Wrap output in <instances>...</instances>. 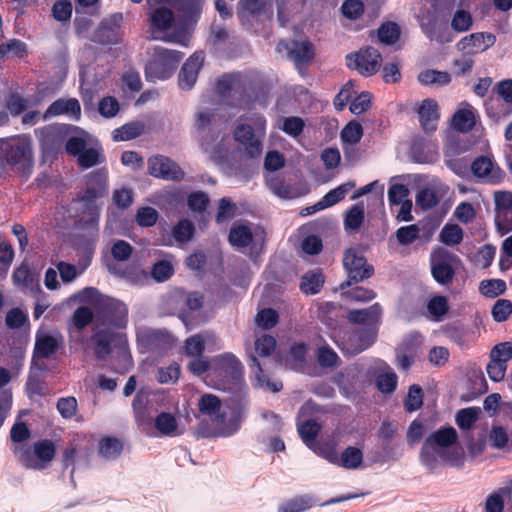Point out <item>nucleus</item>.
Here are the masks:
<instances>
[{
    "label": "nucleus",
    "mask_w": 512,
    "mask_h": 512,
    "mask_svg": "<svg viewBox=\"0 0 512 512\" xmlns=\"http://www.w3.org/2000/svg\"><path fill=\"white\" fill-rule=\"evenodd\" d=\"M144 125L141 122H129L115 129L112 132L114 141H128L137 138L142 134Z\"/></svg>",
    "instance_id": "58836bf2"
},
{
    "label": "nucleus",
    "mask_w": 512,
    "mask_h": 512,
    "mask_svg": "<svg viewBox=\"0 0 512 512\" xmlns=\"http://www.w3.org/2000/svg\"><path fill=\"white\" fill-rule=\"evenodd\" d=\"M382 314V308L380 304L375 303L372 306L359 309V310H351L348 313V319L351 323L361 324L362 326L358 327L362 330H368L372 328L374 334H377V326L380 321Z\"/></svg>",
    "instance_id": "b1692460"
},
{
    "label": "nucleus",
    "mask_w": 512,
    "mask_h": 512,
    "mask_svg": "<svg viewBox=\"0 0 512 512\" xmlns=\"http://www.w3.org/2000/svg\"><path fill=\"white\" fill-rule=\"evenodd\" d=\"M442 195L433 187L421 188L415 196V210L427 212L435 208L441 201Z\"/></svg>",
    "instance_id": "2f4dec72"
},
{
    "label": "nucleus",
    "mask_w": 512,
    "mask_h": 512,
    "mask_svg": "<svg viewBox=\"0 0 512 512\" xmlns=\"http://www.w3.org/2000/svg\"><path fill=\"white\" fill-rule=\"evenodd\" d=\"M277 50L285 51L287 58L301 74L306 72L316 55L315 46L310 40H283L277 45Z\"/></svg>",
    "instance_id": "9d476101"
},
{
    "label": "nucleus",
    "mask_w": 512,
    "mask_h": 512,
    "mask_svg": "<svg viewBox=\"0 0 512 512\" xmlns=\"http://www.w3.org/2000/svg\"><path fill=\"white\" fill-rule=\"evenodd\" d=\"M265 239L262 226H234L229 233V242L239 250H248L250 255L258 254Z\"/></svg>",
    "instance_id": "9b49d317"
},
{
    "label": "nucleus",
    "mask_w": 512,
    "mask_h": 512,
    "mask_svg": "<svg viewBox=\"0 0 512 512\" xmlns=\"http://www.w3.org/2000/svg\"><path fill=\"white\" fill-rule=\"evenodd\" d=\"M180 376V366L173 362L166 367H160L158 369L156 378L161 384H173Z\"/></svg>",
    "instance_id": "4d7b16f0"
},
{
    "label": "nucleus",
    "mask_w": 512,
    "mask_h": 512,
    "mask_svg": "<svg viewBox=\"0 0 512 512\" xmlns=\"http://www.w3.org/2000/svg\"><path fill=\"white\" fill-rule=\"evenodd\" d=\"M99 113L105 118H112L119 111V103L116 98L107 96L102 98L98 104Z\"/></svg>",
    "instance_id": "69168bd1"
},
{
    "label": "nucleus",
    "mask_w": 512,
    "mask_h": 512,
    "mask_svg": "<svg viewBox=\"0 0 512 512\" xmlns=\"http://www.w3.org/2000/svg\"><path fill=\"white\" fill-rule=\"evenodd\" d=\"M106 160L105 156L98 148H86L77 156V163L81 169H89L97 164H102Z\"/></svg>",
    "instance_id": "a19ab883"
},
{
    "label": "nucleus",
    "mask_w": 512,
    "mask_h": 512,
    "mask_svg": "<svg viewBox=\"0 0 512 512\" xmlns=\"http://www.w3.org/2000/svg\"><path fill=\"white\" fill-rule=\"evenodd\" d=\"M458 263L456 255L444 248L436 249L431 255V271L440 284L449 283L454 276V267Z\"/></svg>",
    "instance_id": "dca6fc26"
},
{
    "label": "nucleus",
    "mask_w": 512,
    "mask_h": 512,
    "mask_svg": "<svg viewBox=\"0 0 512 512\" xmlns=\"http://www.w3.org/2000/svg\"><path fill=\"white\" fill-rule=\"evenodd\" d=\"M472 25L473 18L470 12L463 9L456 10L451 21V27L454 31L463 33L468 31Z\"/></svg>",
    "instance_id": "603ef678"
},
{
    "label": "nucleus",
    "mask_w": 512,
    "mask_h": 512,
    "mask_svg": "<svg viewBox=\"0 0 512 512\" xmlns=\"http://www.w3.org/2000/svg\"><path fill=\"white\" fill-rule=\"evenodd\" d=\"M153 428L157 430L159 436L165 437L180 436L185 430L179 419L170 412H161L158 414L150 430Z\"/></svg>",
    "instance_id": "a878e982"
},
{
    "label": "nucleus",
    "mask_w": 512,
    "mask_h": 512,
    "mask_svg": "<svg viewBox=\"0 0 512 512\" xmlns=\"http://www.w3.org/2000/svg\"><path fill=\"white\" fill-rule=\"evenodd\" d=\"M419 122L425 132H433L440 118L439 106L436 100L424 99L418 108Z\"/></svg>",
    "instance_id": "bb28decb"
},
{
    "label": "nucleus",
    "mask_w": 512,
    "mask_h": 512,
    "mask_svg": "<svg viewBox=\"0 0 512 512\" xmlns=\"http://www.w3.org/2000/svg\"><path fill=\"white\" fill-rule=\"evenodd\" d=\"M396 385L397 376L390 368L377 377V387L383 393H391L396 388Z\"/></svg>",
    "instance_id": "0e129e2a"
},
{
    "label": "nucleus",
    "mask_w": 512,
    "mask_h": 512,
    "mask_svg": "<svg viewBox=\"0 0 512 512\" xmlns=\"http://www.w3.org/2000/svg\"><path fill=\"white\" fill-rule=\"evenodd\" d=\"M148 395L140 391L136 394L132 406L134 410V416L137 424L142 427L144 431L151 434L150 429L152 428L151 418L146 412V403Z\"/></svg>",
    "instance_id": "473e14b6"
},
{
    "label": "nucleus",
    "mask_w": 512,
    "mask_h": 512,
    "mask_svg": "<svg viewBox=\"0 0 512 512\" xmlns=\"http://www.w3.org/2000/svg\"><path fill=\"white\" fill-rule=\"evenodd\" d=\"M137 341L143 352L167 351L174 345L173 337L168 332L150 328L138 329Z\"/></svg>",
    "instance_id": "a211bd4d"
},
{
    "label": "nucleus",
    "mask_w": 512,
    "mask_h": 512,
    "mask_svg": "<svg viewBox=\"0 0 512 512\" xmlns=\"http://www.w3.org/2000/svg\"><path fill=\"white\" fill-rule=\"evenodd\" d=\"M122 19L121 13L113 14L109 18H104L94 31L91 40L104 45L116 44L118 42Z\"/></svg>",
    "instance_id": "412c9836"
},
{
    "label": "nucleus",
    "mask_w": 512,
    "mask_h": 512,
    "mask_svg": "<svg viewBox=\"0 0 512 512\" xmlns=\"http://www.w3.org/2000/svg\"><path fill=\"white\" fill-rule=\"evenodd\" d=\"M483 32L472 33L463 37L458 43L457 48L460 51L469 50V52L484 51Z\"/></svg>",
    "instance_id": "3c124183"
},
{
    "label": "nucleus",
    "mask_w": 512,
    "mask_h": 512,
    "mask_svg": "<svg viewBox=\"0 0 512 512\" xmlns=\"http://www.w3.org/2000/svg\"><path fill=\"white\" fill-rule=\"evenodd\" d=\"M363 136L361 124L355 120L350 121L341 131V140L344 145L354 146L360 142Z\"/></svg>",
    "instance_id": "a18cd8bd"
},
{
    "label": "nucleus",
    "mask_w": 512,
    "mask_h": 512,
    "mask_svg": "<svg viewBox=\"0 0 512 512\" xmlns=\"http://www.w3.org/2000/svg\"><path fill=\"white\" fill-rule=\"evenodd\" d=\"M315 409L316 407L312 402H306L301 407L298 415V432L308 447H312L316 443L315 438L320 430V425L313 418L307 417Z\"/></svg>",
    "instance_id": "5701e85b"
},
{
    "label": "nucleus",
    "mask_w": 512,
    "mask_h": 512,
    "mask_svg": "<svg viewBox=\"0 0 512 512\" xmlns=\"http://www.w3.org/2000/svg\"><path fill=\"white\" fill-rule=\"evenodd\" d=\"M214 385L218 389L238 388L242 385L243 367L231 353L215 356L212 359Z\"/></svg>",
    "instance_id": "0eeeda50"
},
{
    "label": "nucleus",
    "mask_w": 512,
    "mask_h": 512,
    "mask_svg": "<svg viewBox=\"0 0 512 512\" xmlns=\"http://www.w3.org/2000/svg\"><path fill=\"white\" fill-rule=\"evenodd\" d=\"M448 302L444 296H435L430 299L427 305L429 314L434 317L435 320H441V318L448 311Z\"/></svg>",
    "instance_id": "052dcab7"
},
{
    "label": "nucleus",
    "mask_w": 512,
    "mask_h": 512,
    "mask_svg": "<svg viewBox=\"0 0 512 512\" xmlns=\"http://www.w3.org/2000/svg\"><path fill=\"white\" fill-rule=\"evenodd\" d=\"M71 300L87 303L97 312L94 323L92 340L95 344L97 357H105L111 349V344L120 335L118 330L126 327L128 308L125 303L101 294L93 287H87L71 297Z\"/></svg>",
    "instance_id": "f257e3e1"
},
{
    "label": "nucleus",
    "mask_w": 512,
    "mask_h": 512,
    "mask_svg": "<svg viewBox=\"0 0 512 512\" xmlns=\"http://www.w3.org/2000/svg\"><path fill=\"white\" fill-rule=\"evenodd\" d=\"M108 193V171L100 168L90 172L86 176V188L78 198L81 208L88 212V219L80 217L72 224H96L99 217V209L96 204L98 198Z\"/></svg>",
    "instance_id": "7ed1b4c3"
},
{
    "label": "nucleus",
    "mask_w": 512,
    "mask_h": 512,
    "mask_svg": "<svg viewBox=\"0 0 512 512\" xmlns=\"http://www.w3.org/2000/svg\"><path fill=\"white\" fill-rule=\"evenodd\" d=\"M409 189L404 184H393L388 189V200L391 209L398 207L399 203L408 199Z\"/></svg>",
    "instance_id": "680f3d73"
},
{
    "label": "nucleus",
    "mask_w": 512,
    "mask_h": 512,
    "mask_svg": "<svg viewBox=\"0 0 512 512\" xmlns=\"http://www.w3.org/2000/svg\"><path fill=\"white\" fill-rule=\"evenodd\" d=\"M262 9L260 0H240L237 16L242 23H245L250 17L258 16Z\"/></svg>",
    "instance_id": "c03bdc74"
},
{
    "label": "nucleus",
    "mask_w": 512,
    "mask_h": 512,
    "mask_svg": "<svg viewBox=\"0 0 512 512\" xmlns=\"http://www.w3.org/2000/svg\"><path fill=\"white\" fill-rule=\"evenodd\" d=\"M401 30L397 23L386 22L377 29L378 40L384 45H394L400 38Z\"/></svg>",
    "instance_id": "ea45409f"
},
{
    "label": "nucleus",
    "mask_w": 512,
    "mask_h": 512,
    "mask_svg": "<svg viewBox=\"0 0 512 512\" xmlns=\"http://www.w3.org/2000/svg\"><path fill=\"white\" fill-rule=\"evenodd\" d=\"M13 453L26 468L41 470L53 459L55 446L49 440H41L33 445V450L26 446L15 445Z\"/></svg>",
    "instance_id": "1a4fd4ad"
},
{
    "label": "nucleus",
    "mask_w": 512,
    "mask_h": 512,
    "mask_svg": "<svg viewBox=\"0 0 512 512\" xmlns=\"http://www.w3.org/2000/svg\"><path fill=\"white\" fill-rule=\"evenodd\" d=\"M490 358L507 366L512 359V342H503L494 346L490 352Z\"/></svg>",
    "instance_id": "e2e57ef3"
},
{
    "label": "nucleus",
    "mask_w": 512,
    "mask_h": 512,
    "mask_svg": "<svg viewBox=\"0 0 512 512\" xmlns=\"http://www.w3.org/2000/svg\"><path fill=\"white\" fill-rule=\"evenodd\" d=\"M238 206L230 198L223 197L218 201V208L216 213V222L221 224L225 221L232 219L238 214Z\"/></svg>",
    "instance_id": "49530a36"
},
{
    "label": "nucleus",
    "mask_w": 512,
    "mask_h": 512,
    "mask_svg": "<svg viewBox=\"0 0 512 512\" xmlns=\"http://www.w3.org/2000/svg\"><path fill=\"white\" fill-rule=\"evenodd\" d=\"M214 117L211 109H204L195 116L194 126L204 152H212L220 138V131L213 125Z\"/></svg>",
    "instance_id": "4468645a"
},
{
    "label": "nucleus",
    "mask_w": 512,
    "mask_h": 512,
    "mask_svg": "<svg viewBox=\"0 0 512 512\" xmlns=\"http://www.w3.org/2000/svg\"><path fill=\"white\" fill-rule=\"evenodd\" d=\"M148 173L167 181H181L185 173L172 159L163 155H155L148 159Z\"/></svg>",
    "instance_id": "f3484780"
},
{
    "label": "nucleus",
    "mask_w": 512,
    "mask_h": 512,
    "mask_svg": "<svg viewBox=\"0 0 512 512\" xmlns=\"http://www.w3.org/2000/svg\"><path fill=\"white\" fill-rule=\"evenodd\" d=\"M340 11L350 21L359 20L365 13V5L361 0H344Z\"/></svg>",
    "instance_id": "09e8293b"
},
{
    "label": "nucleus",
    "mask_w": 512,
    "mask_h": 512,
    "mask_svg": "<svg viewBox=\"0 0 512 512\" xmlns=\"http://www.w3.org/2000/svg\"><path fill=\"white\" fill-rule=\"evenodd\" d=\"M479 408L469 407L461 409L456 415V423L463 430L473 427L479 415Z\"/></svg>",
    "instance_id": "864d4df0"
},
{
    "label": "nucleus",
    "mask_w": 512,
    "mask_h": 512,
    "mask_svg": "<svg viewBox=\"0 0 512 512\" xmlns=\"http://www.w3.org/2000/svg\"><path fill=\"white\" fill-rule=\"evenodd\" d=\"M171 3L185 22H196L202 14L205 0H172Z\"/></svg>",
    "instance_id": "c85d7f7f"
},
{
    "label": "nucleus",
    "mask_w": 512,
    "mask_h": 512,
    "mask_svg": "<svg viewBox=\"0 0 512 512\" xmlns=\"http://www.w3.org/2000/svg\"><path fill=\"white\" fill-rule=\"evenodd\" d=\"M479 289L484 296L494 298L505 291L506 283L500 279L484 280Z\"/></svg>",
    "instance_id": "13d9d810"
},
{
    "label": "nucleus",
    "mask_w": 512,
    "mask_h": 512,
    "mask_svg": "<svg viewBox=\"0 0 512 512\" xmlns=\"http://www.w3.org/2000/svg\"><path fill=\"white\" fill-rule=\"evenodd\" d=\"M457 440V432L453 427H445L432 433L425 441L421 451V462L428 469H434L437 460L452 462L455 458L450 450Z\"/></svg>",
    "instance_id": "20e7f679"
},
{
    "label": "nucleus",
    "mask_w": 512,
    "mask_h": 512,
    "mask_svg": "<svg viewBox=\"0 0 512 512\" xmlns=\"http://www.w3.org/2000/svg\"><path fill=\"white\" fill-rule=\"evenodd\" d=\"M458 109L452 117V126L460 132H467L475 126V116L471 107Z\"/></svg>",
    "instance_id": "4c0bfd02"
},
{
    "label": "nucleus",
    "mask_w": 512,
    "mask_h": 512,
    "mask_svg": "<svg viewBox=\"0 0 512 512\" xmlns=\"http://www.w3.org/2000/svg\"><path fill=\"white\" fill-rule=\"evenodd\" d=\"M8 164L23 174L31 172L32 153L26 142L13 139H0V164Z\"/></svg>",
    "instance_id": "6e6552de"
},
{
    "label": "nucleus",
    "mask_w": 512,
    "mask_h": 512,
    "mask_svg": "<svg viewBox=\"0 0 512 512\" xmlns=\"http://www.w3.org/2000/svg\"><path fill=\"white\" fill-rule=\"evenodd\" d=\"M210 203V198L207 193L203 191H195L188 195L187 205L193 212H204Z\"/></svg>",
    "instance_id": "6e6d98bb"
},
{
    "label": "nucleus",
    "mask_w": 512,
    "mask_h": 512,
    "mask_svg": "<svg viewBox=\"0 0 512 512\" xmlns=\"http://www.w3.org/2000/svg\"><path fill=\"white\" fill-rule=\"evenodd\" d=\"M58 345L59 343L55 336L46 333L38 334L32 358V370H45L44 359L52 356L56 352Z\"/></svg>",
    "instance_id": "4be33fe9"
},
{
    "label": "nucleus",
    "mask_w": 512,
    "mask_h": 512,
    "mask_svg": "<svg viewBox=\"0 0 512 512\" xmlns=\"http://www.w3.org/2000/svg\"><path fill=\"white\" fill-rule=\"evenodd\" d=\"M168 239L163 241L164 245H183L194 235V226H168Z\"/></svg>",
    "instance_id": "c9c22d12"
},
{
    "label": "nucleus",
    "mask_w": 512,
    "mask_h": 512,
    "mask_svg": "<svg viewBox=\"0 0 512 512\" xmlns=\"http://www.w3.org/2000/svg\"><path fill=\"white\" fill-rule=\"evenodd\" d=\"M268 185L273 193L281 198L292 199L298 196L295 188L282 178L273 177L268 180Z\"/></svg>",
    "instance_id": "8fccbe9b"
},
{
    "label": "nucleus",
    "mask_w": 512,
    "mask_h": 512,
    "mask_svg": "<svg viewBox=\"0 0 512 512\" xmlns=\"http://www.w3.org/2000/svg\"><path fill=\"white\" fill-rule=\"evenodd\" d=\"M495 207L498 212L512 215V192L498 191L494 194Z\"/></svg>",
    "instance_id": "338daca9"
},
{
    "label": "nucleus",
    "mask_w": 512,
    "mask_h": 512,
    "mask_svg": "<svg viewBox=\"0 0 512 512\" xmlns=\"http://www.w3.org/2000/svg\"><path fill=\"white\" fill-rule=\"evenodd\" d=\"M233 136L249 159H258L262 155V141L257 137L250 124H238L234 129Z\"/></svg>",
    "instance_id": "6ab92c4d"
},
{
    "label": "nucleus",
    "mask_w": 512,
    "mask_h": 512,
    "mask_svg": "<svg viewBox=\"0 0 512 512\" xmlns=\"http://www.w3.org/2000/svg\"><path fill=\"white\" fill-rule=\"evenodd\" d=\"M485 111L490 119L498 122L512 114V106L505 105L501 98L491 96L485 103Z\"/></svg>",
    "instance_id": "72a5a7b5"
},
{
    "label": "nucleus",
    "mask_w": 512,
    "mask_h": 512,
    "mask_svg": "<svg viewBox=\"0 0 512 512\" xmlns=\"http://www.w3.org/2000/svg\"><path fill=\"white\" fill-rule=\"evenodd\" d=\"M314 505L312 497L297 496L278 507L277 512H305Z\"/></svg>",
    "instance_id": "37998d69"
},
{
    "label": "nucleus",
    "mask_w": 512,
    "mask_h": 512,
    "mask_svg": "<svg viewBox=\"0 0 512 512\" xmlns=\"http://www.w3.org/2000/svg\"><path fill=\"white\" fill-rule=\"evenodd\" d=\"M375 338L376 334H374L372 328L368 330L355 328L353 330L344 331L338 346L344 354L354 356L371 346Z\"/></svg>",
    "instance_id": "2eb2a0df"
},
{
    "label": "nucleus",
    "mask_w": 512,
    "mask_h": 512,
    "mask_svg": "<svg viewBox=\"0 0 512 512\" xmlns=\"http://www.w3.org/2000/svg\"><path fill=\"white\" fill-rule=\"evenodd\" d=\"M471 171L476 177L493 184L501 182L505 177V172L495 167L493 161L487 156L477 157L471 164Z\"/></svg>",
    "instance_id": "393cba45"
},
{
    "label": "nucleus",
    "mask_w": 512,
    "mask_h": 512,
    "mask_svg": "<svg viewBox=\"0 0 512 512\" xmlns=\"http://www.w3.org/2000/svg\"><path fill=\"white\" fill-rule=\"evenodd\" d=\"M417 79L423 86H446L451 82V75L446 71L426 69L418 74Z\"/></svg>",
    "instance_id": "f704fd0d"
},
{
    "label": "nucleus",
    "mask_w": 512,
    "mask_h": 512,
    "mask_svg": "<svg viewBox=\"0 0 512 512\" xmlns=\"http://www.w3.org/2000/svg\"><path fill=\"white\" fill-rule=\"evenodd\" d=\"M151 28L160 32L168 31L173 27L175 15L172 9L159 6L150 15Z\"/></svg>",
    "instance_id": "7c9ffc66"
},
{
    "label": "nucleus",
    "mask_w": 512,
    "mask_h": 512,
    "mask_svg": "<svg viewBox=\"0 0 512 512\" xmlns=\"http://www.w3.org/2000/svg\"><path fill=\"white\" fill-rule=\"evenodd\" d=\"M123 449L120 440L112 437H106L99 442V453L106 459H114L118 457Z\"/></svg>",
    "instance_id": "de8ad7c7"
},
{
    "label": "nucleus",
    "mask_w": 512,
    "mask_h": 512,
    "mask_svg": "<svg viewBox=\"0 0 512 512\" xmlns=\"http://www.w3.org/2000/svg\"><path fill=\"white\" fill-rule=\"evenodd\" d=\"M121 82L123 88L131 93L139 92L143 86L140 74L134 69L125 71L121 76Z\"/></svg>",
    "instance_id": "bf43d9fd"
},
{
    "label": "nucleus",
    "mask_w": 512,
    "mask_h": 512,
    "mask_svg": "<svg viewBox=\"0 0 512 512\" xmlns=\"http://www.w3.org/2000/svg\"><path fill=\"white\" fill-rule=\"evenodd\" d=\"M9 52L16 57L23 58L27 54V45L19 39H11L6 43L0 44V60Z\"/></svg>",
    "instance_id": "5fc2aeb1"
},
{
    "label": "nucleus",
    "mask_w": 512,
    "mask_h": 512,
    "mask_svg": "<svg viewBox=\"0 0 512 512\" xmlns=\"http://www.w3.org/2000/svg\"><path fill=\"white\" fill-rule=\"evenodd\" d=\"M69 115L74 120H79L81 117V106L76 98L57 99L52 102L44 113V118H50L58 115Z\"/></svg>",
    "instance_id": "cd10ccee"
},
{
    "label": "nucleus",
    "mask_w": 512,
    "mask_h": 512,
    "mask_svg": "<svg viewBox=\"0 0 512 512\" xmlns=\"http://www.w3.org/2000/svg\"><path fill=\"white\" fill-rule=\"evenodd\" d=\"M343 265L348 275V281L341 284V289L350 286L352 282L357 283L368 279L374 273L373 266L367 263L362 251L356 248L345 251Z\"/></svg>",
    "instance_id": "f8f14e48"
},
{
    "label": "nucleus",
    "mask_w": 512,
    "mask_h": 512,
    "mask_svg": "<svg viewBox=\"0 0 512 512\" xmlns=\"http://www.w3.org/2000/svg\"><path fill=\"white\" fill-rule=\"evenodd\" d=\"M148 54L144 73L146 80L149 82L166 80L172 77L184 57L182 52L162 46L153 47Z\"/></svg>",
    "instance_id": "39448f33"
},
{
    "label": "nucleus",
    "mask_w": 512,
    "mask_h": 512,
    "mask_svg": "<svg viewBox=\"0 0 512 512\" xmlns=\"http://www.w3.org/2000/svg\"><path fill=\"white\" fill-rule=\"evenodd\" d=\"M494 92L497 98H501L505 105L512 106V79H505L496 84Z\"/></svg>",
    "instance_id": "774afa93"
},
{
    "label": "nucleus",
    "mask_w": 512,
    "mask_h": 512,
    "mask_svg": "<svg viewBox=\"0 0 512 512\" xmlns=\"http://www.w3.org/2000/svg\"><path fill=\"white\" fill-rule=\"evenodd\" d=\"M363 461V453L359 448L347 447L341 455L338 454V460L335 465L346 469H357Z\"/></svg>",
    "instance_id": "e433bc0d"
},
{
    "label": "nucleus",
    "mask_w": 512,
    "mask_h": 512,
    "mask_svg": "<svg viewBox=\"0 0 512 512\" xmlns=\"http://www.w3.org/2000/svg\"><path fill=\"white\" fill-rule=\"evenodd\" d=\"M198 406L200 413L207 416L214 425L217 435L231 436L240 428L241 411L231 407L228 410L223 408L217 396L213 394L202 395Z\"/></svg>",
    "instance_id": "f03ea898"
},
{
    "label": "nucleus",
    "mask_w": 512,
    "mask_h": 512,
    "mask_svg": "<svg viewBox=\"0 0 512 512\" xmlns=\"http://www.w3.org/2000/svg\"><path fill=\"white\" fill-rule=\"evenodd\" d=\"M216 89L222 96L233 97L234 106L246 108L253 102V80L240 72L227 73L219 77Z\"/></svg>",
    "instance_id": "423d86ee"
},
{
    "label": "nucleus",
    "mask_w": 512,
    "mask_h": 512,
    "mask_svg": "<svg viewBox=\"0 0 512 512\" xmlns=\"http://www.w3.org/2000/svg\"><path fill=\"white\" fill-rule=\"evenodd\" d=\"M323 283L322 273L320 271H311L302 277L300 288L305 294H316L320 291Z\"/></svg>",
    "instance_id": "79ce46f5"
},
{
    "label": "nucleus",
    "mask_w": 512,
    "mask_h": 512,
    "mask_svg": "<svg viewBox=\"0 0 512 512\" xmlns=\"http://www.w3.org/2000/svg\"><path fill=\"white\" fill-rule=\"evenodd\" d=\"M346 63L350 69L357 70L362 76L369 77L380 70L382 55L376 48L367 46L358 52L347 54Z\"/></svg>",
    "instance_id": "ddd939ff"
},
{
    "label": "nucleus",
    "mask_w": 512,
    "mask_h": 512,
    "mask_svg": "<svg viewBox=\"0 0 512 512\" xmlns=\"http://www.w3.org/2000/svg\"><path fill=\"white\" fill-rule=\"evenodd\" d=\"M355 187L354 182H347L326 193L322 199L312 206L313 211L322 210L331 207L345 198V196Z\"/></svg>",
    "instance_id": "c756f323"
},
{
    "label": "nucleus",
    "mask_w": 512,
    "mask_h": 512,
    "mask_svg": "<svg viewBox=\"0 0 512 512\" xmlns=\"http://www.w3.org/2000/svg\"><path fill=\"white\" fill-rule=\"evenodd\" d=\"M204 52H194L183 64L178 74V85L182 90H191L204 64Z\"/></svg>",
    "instance_id": "aec40b11"
}]
</instances>
